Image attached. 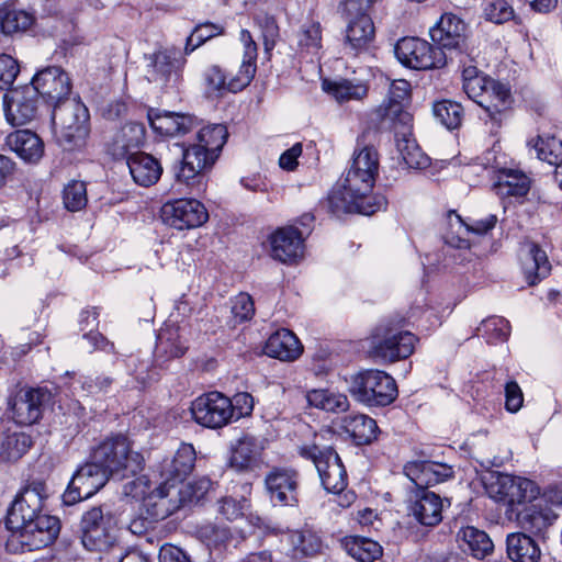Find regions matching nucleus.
Wrapping results in <instances>:
<instances>
[{"instance_id": "obj_1", "label": "nucleus", "mask_w": 562, "mask_h": 562, "mask_svg": "<svg viewBox=\"0 0 562 562\" xmlns=\"http://www.w3.org/2000/svg\"><path fill=\"white\" fill-rule=\"evenodd\" d=\"M375 180L367 175L349 169L329 192L325 206L337 217L348 213L371 215L383 207V198L374 200L370 196Z\"/></svg>"}, {"instance_id": "obj_2", "label": "nucleus", "mask_w": 562, "mask_h": 562, "mask_svg": "<svg viewBox=\"0 0 562 562\" xmlns=\"http://www.w3.org/2000/svg\"><path fill=\"white\" fill-rule=\"evenodd\" d=\"M89 111L76 98H70L54 105L52 122L57 143L66 150L80 148L89 136Z\"/></svg>"}, {"instance_id": "obj_3", "label": "nucleus", "mask_w": 562, "mask_h": 562, "mask_svg": "<svg viewBox=\"0 0 562 562\" xmlns=\"http://www.w3.org/2000/svg\"><path fill=\"white\" fill-rule=\"evenodd\" d=\"M91 459L100 462L111 476L120 480L136 476L144 469V457L133 450L127 437L115 435L105 438L92 452Z\"/></svg>"}, {"instance_id": "obj_4", "label": "nucleus", "mask_w": 562, "mask_h": 562, "mask_svg": "<svg viewBox=\"0 0 562 562\" xmlns=\"http://www.w3.org/2000/svg\"><path fill=\"white\" fill-rule=\"evenodd\" d=\"M124 493L133 498L143 499V507L153 520L167 518L184 506L186 502L175 483L161 482L159 486L148 492V481L145 476L127 482L124 485Z\"/></svg>"}, {"instance_id": "obj_5", "label": "nucleus", "mask_w": 562, "mask_h": 562, "mask_svg": "<svg viewBox=\"0 0 562 562\" xmlns=\"http://www.w3.org/2000/svg\"><path fill=\"white\" fill-rule=\"evenodd\" d=\"M348 391L358 402L370 406H387L397 397L395 380L381 370H364L351 376Z\"/></svg>"}, {"instance_id": "obj_6", "label": "nucleus", "mask_w": 562, "mask_h": 562, "mask_svg": "<svg viewBox=\"0 0 562 562\" xmlns=\"http://www.w3.org/2000/svg\"><path fill=\"white\" fill-rule=\"evenodd\" d=\"M418 338L397 325L385 323L379 325L370 337V355L384 362L394 363L409 358Z\"/></svg>"}, {"instance_id": "obj_7", "label": "nucleus", "mask_w": 562, "mask_h": 562, "mask_svg": "<svg viewBox=\"0 0 562 562\" xmlns=\"http://www.w3.org/2000/svg\"><path fill=\"white\" fill-rule=\"evenodd\" d=\"M299 453L315 464L322 485L327 492L340 493L346 488L347 472L334 448H319L316 445L303 446Z\"/></svg>"}, {"instance_id": "obj_8", "label": "nucleus", "mask_w": 562, "mask_h": 562, "mask_svg": "<svg viewBox=\"0 0 562 562\" xmlns=\"http://www.w3.org/2000/svg\"><path fill=\"white\" fill-rule=\"evenodd\" d=\"M47 496V486L41 480H33L24 485L8 510L7 528L16 530L23 527L25 521L41 515Z\"/></svg>"}, {"instance_id": "obj_9", "label": "nucleus", "mask_w": 562, "mask_h": 562, "mask_svg": "<svg viewBox=\"0 0 562 562\" xmlns=\"http://www.w3.org/2000/svg\"><path fill=\"white\" fill-rule=\"evenodd\" d=\"M115 520L110 513L104 514L101 507H93L81 518V542L89 551H106L116 541Z\"/></svg>"}, {"instance_id": "obj_10", "label": "nucleus", "mask_w": 562, "mask_h": 562, "mask_svg": "<svg viewBox=\"0 0 562 562\" xmlns=\"http://www.w3.org/2000/svg\"><path fill=\"white\" fill-rule=\"evenodd\" d=\"M190 411L195 423L212 429L226 426L235 415L231 398L216 391L196 397Z\"/></svg>"}, {"instance_id": "obj_11", "label": "nucleus", "mask_w": 562, "mask_h": 562, "mask_svg": "<svg viewBox=\"0 0 562 562\" xmlns=\"http://www.w3.org/2000/svg\"><path fill=\"white\" fill-rule=\"evenodd\" d=\"M394 50L398 61L413 69L441 68L448 61L445 52L436 49L427 41L418 37L400 40Z\"/></svg>"}, {"instance_id": "obj_12", "label": "nucleus", "mask_w": 562, "mask_h": 562, "mask_svg": "<svg viewBox=\"0 0 562 562\" xmlns=\"http://www.w3.org/2000/svg\"><path fill=\"white\" fill-rule=\"evenodd\" d=\"M215 156L207 154L195 144L183 150L182 160L175 168L176 181L184 184L190 192H200L204 188V171L213 166Z\"/></svg>"}, {"instance_id": "obj_13", "label": "nucleus", "mask_w": 562, "mask_h": 562, "mask_svg": "<svg viewBox=\"0 0 562 562\" xmlns=\"http://www.w3.org/2000/svg\"><path fill=\"white\" fill-rule=\"evenodd\" d=\"M467 24L453 13H445L438 23L430 29V37L437 45L436 49L448 50L447 56L453 61L458 53H464L471 47L468 44Z\"/></svg>"}, {"instance_id": "obj_14", "label": "nucleus", "mask_w": 562, "mask_h": 562, "mask_svg": "<svg viewBox=\"0 0 562 562\" xmlns=\"http://www.w3.org/2000/svg\"><path fill=\"white\" fill-rule=\"evenodd\" d=\"M411 97V85L407 80H393L387 94V100L381 104L375 114L383 126H403L404 130L412 125L413 116L406 110Z\"/></svg>"}, {"instance_id": "obj_15", "label": "nucleus", "mask_w": 562, "mask_h": 562, "mask_svg": "<svg viewBox=\"0 0 562 562\" xmlns=\"http://www.w3.org/2000/svg\"><path fill=\"white\" fill-rule=\"evenodd\" d=\"M165 224L179 231L202 226L209 220L206 207L196 199H177L161 207Z\"/></svg>"}, {"instance_id": "obj_16", "label": "nucleus", "mask_w": 562, "mask_h": 562, "mask_svg": "<svg viewBox=\"0 0 562 562\" xmlns=\"http://www.w3.org/2000/svg\"><path fill=\"white\" fill-rule=\"evenodd\" d=\"M490 492L493 498L508 506L510 517L516 514L518 506L536 498L538 493L532 481L509 474H501Z\"/></svg>"}, {"instance_id": "obj_17", "label": "nucleus", "mask_w": 562, "mask_h": 562, "mask_svg": "<svg viewBox=\"0 0 562 562\" xmlns=\"http://www.w3.org/2000/svg\"><path fill=\"white\" fill-rule=\"evenodd\" d=\"M50 392L44 387L21 389L9 401L12 419L22 426H30L38 422L43 407L50 401Z\"/></svg>"}, {"instance_id": "obj_18", "label": "nucleus", "mask_w": 562, "mask_h": 562, "mask_svg": "<svg viewBox=\"0 0 562 562\" xmlns=\"http://www.w3.org/2000/svg\"><path fill=\"white\" fill-rule=\"evenodd\" d=\"M147 78L162 87L175 86L181 80L186 58L176 48H164L149 56Z\"/></svg>"}, {"instance_id": "obj_19", "label": "nucleus", "mask_w": 562, "mask_h": 562, "mask_svg": "<svg viewBox=\"0 0 562 562\" xmlns=\"http://www.w3.org/2000/svg\"><path fill=\"white\" fill-rule=\"evenodd\" d=\"M32 86L34 92L53 105L70 99L72 88L70 77L58 66H48L38 70L32 79Z\"/></svg>"}, {"instance_id": "obj_20", "label": "nucleus", "mask_w": 562, "mask_h": 562, "mask_svg": "<svg viewBox=\"0 0 562 562\" xmlns=\"http://www.w3.org/2000/svg\"><path fill=\"white\" fill-rule=\"evenodd\" d=\"M449 506L448 498L443 499L428 488H415L411 494L407 509L422 526L435 527L442 521L443 508Z\"/></svg>"}, {"instance_id": "obj_21", "label": "nucleus", "mask_w": 562, "mask_h": 562, "mask_svg": "<svg viewBox=\"0 0 562 562\" xmlns=\"http://www.w3.org/2000/svg\"><path fill=\"white\" fill-rule=\"evenodd\" d=\"M12 531L19 533L21 544L27 550H38L56 540L60 531V521L55 516L41 514Z\"/></svg>"}, {"instance_id": "obj_22", "label": "nucleus", "mask_w": 562, "mask_h": 562, "mask_svg": "<svg viewBox=\"0 0 562 562\" xmlns=\"http://www.w3.org/2000/svg\"><path fill=\"white\" fill-rule=\"evenodd\" d=\"M265 485L273 505L299 504V473L293 469L273 468L265 479Z\"/></svg>"}, {"instance_id": "obj_23", "label": "nucleus", "mask_w": 562, "mask_h": 562, "mask_svg": "<svg viewBox=\"0 0 562 562\" xmlns=\"http://www.w3.org/2000/svg\"><path fill=\"white\" fill-rule=\"evenodd\" d=\"M269 240L271 248L270 255L280 262L292 263L303 257V232L295 226L278 228L270 235Z\"/></svg>"}, {"instance_id": "obj_24", "label": "nucleus", "mask_w": 562, "mask_h": 562, "mask_svg": "<svg viewBox=\"0 0 562 562\" xmlns=\"http://www.w3.org/2000/svg\"><path fill=\"white\" fill-rule=\"evenodd\" d=\"M405 475L416 488H428L453 476V470L446 463L429 460H414L404 465Z\"/></svg>"}, {"instance_id": "obj_25", "label": "nucleus", "mask_w": 562, "mask_h": 562, "mask_svg": "<svg viewBox=\"0 0 562 562\" xmlns=\"http://www.w3.org/2000/svg\"><path fill=\"white\" fill-rule=\"evenodd\" d=\"M4 111L12 125H24L36 117L37 99L30 89L13 90L4 94Z\"/></svg>"}, {"instance_id": "obj_26", "label": "nucleus", "mask_w": 562, "mask_h": 562, "mask_svg": "<svg viewBox=\"0 0 562 562\" xmlns=\"http://www.w3.org/2000/svg\"><path fill=\"white\" fill-rule=\"evenodd\" d=\"M196 460L195 450L190 443H182L172 458L159 464L160 477L168 484H181L192 472Z\"/></svg>"}, {"instance_id": "obj_27", "label": "nucleus", "mask_w": 562, "mask_h": 562, "mask_svg": "<svg viewBox=\"0 0 562 562\" xmlns=\"http://www.w3.org/2000/svg\"><path fill=\"white\" fill-rule=\"evenodd\" d=\"M347 21L346 47L353 55L367 52L375 38V26L370 14L344 16Z\"/></svg>"}, {"instance_id": "obj_28", "label": "nucleus", "mask_w": 562, "mask_h": 562, "mask_svg": "<svg viewBox=\"0 0 562 562\" xmlns=\"http://www.w3.org/2000/svg\"><path fill=\"white\" fill-rule=\"evenodd\" d=\"M510 103V91L502 82L491 79L484 94L479 99L477 104L487 113L490 120L497 127L501 126L505 110Z\"/></svg>"}, {"instance_id": "obj_29", "label": "nucleus", "mask_w": 562, "mask_h": 562, "mask_svg": "<svg viewBox=\"0 0 562 562\" xmlns=\"http://www.w3.org/2000/svg\"><path fill=\"white\" fill-rule=\"evenodd\" d=\"M148 120L153 130L166 137L181 136L194 127V119L188 114L175 112H154L148 113Z\"/></svg>"}, {"instance_id": "obj_30", "label": "nucleus", "mask_w": 562, "mask_h": 562, "mask_svg": "<svg viewBox=\"0 0 562 562\" xmlns=\"http://www.w3.org/2000/svg\"><path fill=\"white\" fill-rule=\"evenodd\" d=\"M303 352V345L289 329L281 328L270 335L265 345V353L281 361H294Z\"/></svg>"}, {"instance_id": "obj_31", "label": "nucleus", "mask_w": 562, "mask_h": 562, "mask_svg": "<svg viewBox=\"0 0 562 562\" xmlns=\"http://www.w3.org/2000/svg\"><path fill=\"white\" fill-rule=\"evenodd\" d=\"M127 166L133 180L142 187L155 184L162 173L159 160L144 151L130 154Z\"/></svg>"}, {"instance_id": "obj_32", "label": "nucleus", "mask_w": 562, "mask_h": 562, "mask_svg": "<svg viewBox=\"0 0 562 562\" xmlns=\"http://www.w3.org/2000/svg\"><path fill=\"white\" fill-rule=\"evenodd\" d=\"M520 260L529 285H535L550 273L551 266L548 256L537 244H528L521 252Z\"/></svg>"}, {"instance_id": "obj_33", "label": "nucleus", "mask_w": 562, "mask_h": 562, "mask_svg": "<svg viewBox=\"0 0 562 562\" xmlns=\"http://www.w3.org/2000/svg\"><path fill=\"white\" fill-rule=\"evenodd\" d=\"M239 40L244 47L243 61L232 86L235 89H245L257 71L258 46L248 30L240 31Z\"/></svg>"}, {"instance_id": "obj_34", "label": "nucleus", "mask_w": 562, "mask_h": 562, "mask_svg": "<svg viewBox=\"0 0 562 562\" xmlns=\"http://www.w3.org/2000/svg\"><path fill=\"white\" fill-rule=\"evenodd\" d=\"M7 145L23 160L29 162L38 161L44 154L42 139L29 130H20L10 133L7 136Z\"/></svg>"}, {"instance_id": "obj_35", "label": "nucleus", "mask_w": 562, "mask_h": 562, "mask_svg": "<svg viewBox=\"0 0 562 562\" xmlns=\"http://www.w3.org/2000/svg\"><path fill=\"white\" fill-rule=\"evenodd\" d=\"M496 194L505 198H524L531 188L530 178L520 170L503 169L493 186Z\"/></svg>"}, {"instance_id": "obj_36", "label": "nucleus", "mask_w": 562, "mask_h": 562, "mask_svg": "<svg viewBox=\"0 0 562 562\" xmlns=\"http://www.w3.org/2000/svg\"><path fill=\"white\" fill-rule=\"evenodd\" d=\"M109 471L98 461L81 465L74 474V486L81 488L86 495L92 496L103 487L110 477Z\"/></svg>"}, {"instance_id": "obj_37", "label": "nucleus", "mask_w": 562, "mask_h": 562, "mask_svg": "<svg viewBox=\"0 0 562 562\" xmlns=\"http://www.w3.org/2000/svg\"><path fill=\"white\" fill-rule=\"evenodd\" d=\"M515 516L524 529L535 533L548 528L558 517L552 509L542 504V499L517 510Z\"/></svg>"}, {"instance_id": "obj_38", "label": "nucleus", "mask_w": 562, "mask_h": 562, "mask_svg": "<svg viewBox=\"0 0 562 562\" xmlns=\"http://www.w3.org/2000/svg\"><path fill=\"white\" fill-rule=\"evenodd\" d=\"M386 127L394 131L397 149L409 168L422 169L428 166V157L422 151L415 139L411 138L412 125L407 126L406 130L403 126Z\"/></svg>"}, {"instance_id": "obj_39", "label": "nucleus", "mask_w": 562, "mask_h": 562, "mask_svg": "<svg viewBox=\"0 0 562 562\" xmlns=\"http://www.w3.org/2000/svg\"><path fill=\"white\" fill-rule=\"evenodd\" d=\"M386 127L394 131L397 149L409 168L422 169L428 166V157L422 151L415 139L411 138L412 125L407 126L406 130L403 126Z\"/></svg>"}, {"instance_id": "obj_40", "label": "nucleus", "mask_w": 562, "mask_h": 562, "mask_svg": "<svg viewBox=\"0 0 562 562\" xmlns=\"http://www.w3.org/2000/svg\"><path fill=\"white\" fill-rule=\"evenodd\" d=\"M386 127L394 131L397 149L409 168L422 169L428 166V157L422 151L415 139L411 138L412 125L407 126L406 130L403 126Z\"/></svg>"}, {"instance_id": "obj_41", "label": "nucleus", "mask_w": 562, "mask_h": 562, "mask_svg": "<svg viewBox=\"0 0 562 562\" xmlns=\"http://www.w3.org/2000/svg\"><path fill=\"white\" fill-rule=\"evenodd\" d=\"M507 555L513 562H539L541 550L538 543L522 532H514L506 539Z\"/></svg>"}, {"instance_id": "obj_42", "label": "nucleus", "mask_w": 562, "mask_h": 562, "mask_svg": "<svg viewBox=\"0 0 562 562\" xmlns=\"http://www.w3.org/2000/svg\"><path fill=\"white\" fill-rule=\"evenodd\" d=\"M460 548L475 559H484L494 548L488 535L472 526L461 528L457 533Z\"/></svg>"}, {"instance_id": "obj_43", "label": "nucleus", "mask_w": 562, "mask_h": 562, "mask_svg": "<svg viewBox=\"0 0 562 562\" xmlns=\"http://www.w3.org/2000/svg\"><path fill=\"white\" fill-rule=\"evenodd\" d=\"M145 140V127L140 123H126L113 137L112 155L116 158H123L132 149L138 148Z\"/></svg>"}, {"instance_id": "obj_44", "label": "nucleus", "mask_w": 562, "mask_h": 562, "mask_svg": "<svg viewBox=\"0 0 562 562\" xmlns=\"http://www.w3.org/2000/svg\"><path fill=\"white\" fill-rule=\"evenodd\" d=\"M342 429L356 445H369L376 438V422L368 415H348L341 419Z\"/></svg>"}, {"instance_id": "obj_45", "label": "nucleus", "mask_w": 562, "mask_h": 562, "mask_svg": "<svg viewBox=\"0 0 562 562\" xmlns=\"http://www.w3.org/2000/svg\"><path fill=\"white\" fill-rule=\"evenodd\" d=\"M323 89L339 103L351 100L360 101L368 95L369 87L361 80L341 79L323 81Z\"/></svg>"}, {"instance_id": "obj_46", "label": "nucleus", "mask_w": 562, "mask_h": 562, "mask_svg": "<svg viewBox=\"0 0 562 562\" xmlns=\"http://www.w3.org/2000/svg\"><path fill=\"white\" fill-rule=\"evenodd\" d=\"M345 551L360 562H373L382 555V547L369 538L348 536L341 540Z\"/></svg>"}, {"instance_id": "obj_47", "label": "nucleus", "mask_w": 562, "mask_h": 562, "mask_svg": "<svg viewBox=\"0 0 562 562\" xmlns=\"http://www.w3.org/2000/svg\"><path fill=\"white\" fill-rule=\"evenodd\" d=\"M308 405L329 412L341 413L349 408V401L345 394L335 393L326 389H314L305 395Z\"/></svg>"}, {"instance_id": "obj_48", "label": "nucleus", "mask_w": 562, "mask_h": 562, "mask_svg": "<svg viewBox=\"0 0 562 562\" xmlns=\"http://www.w3.org/2000/svg\"><path fill=\"white\" fill-rule=\"evenodd\" d=\"M202 77L204 93L207 98H220L226 91L238 92L243 90L233 88L232 83L235 80V76L227 80L224 70L217 65L209 66L203 71Z\"/></svg>"}, {"instance_id": "obj_49", "label": "nucleus", "mask_w": 562, "mask_h": 562, "mask_svg": "<svg viewBox=\"0 0 562 562\" xmlns=\"http://www.w3.org/2000/svg\"><path fill=\"white\" fill-rule=\"evenodd\" d=\"M536 149L539 159L555 166L554 178L559 188L562 189V140L555 137L540 139Z\"/></svg>"}, {"instance_id": "obj_50", "label": "nucleus", "mask_w": 562, "mask_h": 562, "mask_svg": "<svg viewBox=\"0 0 562 562\" xmlns=\"http://www.w3.org/2000/svg\"><path fill=\"white\" fill-rule=\"evenodd\" d=\"M259 456V449L252 437L246 436L238 440L232 451L229 464L237 471H244L252 467Z\"/></svg>"}, {"instance_id": "obj_51", "label": "nucleus", "mask_w": 562, "mask_h": 562, "mask_svg": "<svg viewBox=\"0 0 562 562\" xmlns=\"http://www.w3.org/2000/svg\"><path fill=\"white\" fill-rule=\"evenodd\" d=\"M187 346L181 339L179 329L172 326L162 328L156 342V351L167 358H179L184 355Z\"/></svg>"}, {"instance_id": "obj_52", "label": "nucleus", "mask_w": 562, "mask_h": 562, "mask_svg": "<svg viewBox=\"0 0 562 562\" xmlns=\"http://www.w3.org/2000/svg\"><path fill=\"white\" fill-rule=\"evenodd\" d=\"M32 443L31 436L25 432L8 434L1 443L0 458L3 461H16L27 452Z\"/></svg>"}, {"instance_id": "obj_53", "label": "nucleus", "mask_w": 562, "mask_h": 562, "mask_svg": "<svg viewBox=\"0 0 562 562\" xmlns=\"http://www.w3.org/2000/svg\"><path fill=\"white\" fill-rule=\"evenodd\" d=\"M227 136V130L222 124L206 126L199 131L195 145L202 147L207 154L214 155L216 159L226 143Z\"/></svg>"}, {"instance_id": "obj_54", "label": "nucleus", "mask_w": 562, "mask_h": 562, "mask_svg": "<svg viewBox=\"0 0 562 562\" xmlns=\"http://www.w3.org/2000/svg\"><path fill=\"white\" fill-rule=\"evenodd\" d=\"M33 23L34 16L24 10L3 9L0 11L1 31L7 35L25 32Z\"/></svg>"}, {"instance_id": "obj_55", "label": "nucleus", "mask_w": 562, "mask_h": 562, "mask_svg": "<svg viewBox=\"0 0 562 562\" xmlns=\"http://www.w3.org/2000/svg\"><path fill=\"white\" fill-rule=\"evenodd\" d=\"M295 551L303 555H315L323 549L321 537L311 529L295 530L290 535Z\"/></svg>"}, {"instance_id": "obj_56", "label": "nucleus", "mask_w": 562, "mask_h": 562, "mask_svg": "<svg viewBox=\"0 0 562 562\" xmlns=\"http://www.w3.org/2000/svg\"><path fill=\"white\" fill-rule=\"evenodd\" d=\"M434 115L449 130L460 126L463 109L462 106L450 100H442L434 104Z\"/></svg>"}, {"instance_id": "obj_57", "label": "nucleus", "mask_w": 562, "mask_h": 562, "mask_svg": "<svg viewBox=\"0 0 562 562\" xmlns=\"http://www.w3.org/2000/svg\"><path fill=\"white\" fill-rule=\"evenodd\" d=\"M361 175H367L375 180L379 170V155L374 147L364 146L356 154L352 165L349 168Z\"/></svg>"}, {"instance_id": "obj_58", "label": "nucleus", "mask_w": 562, "mask_h": 562, "mask_svg": "<svg viewBox=\"0 0 562 562\" xmlns=\"http://www.w3.org/2000/svg\"><path fill=\"white\" fill-rule=\"evenodd\" d=\"M65 207L70 212L82 210L88 202L87 188L83 181L72 180L63 191Z\"/></svg>"}, {"instance_id": "obj_59", "label": "nucleus", "mask_w": 562, "mask_h": 562, "mask_svg": "<svg viewBox=\"0 0 562 562\" xmlns=\"http://www.w3.org/2000/svg\"><path fill=\"white\" fill-rule=\"evenodd\" d=\"M223 27L211 22L199 24L194 27L190 36L187 38L184 53L190 54L195 48L204 44L216 35L223 34Z\"/></svg>"}, {"instance_id": "obj_60", "label": "nucleus", "mask_w": 562, "mask_h": 562, "mask_svg": "<svg viewBox=\"0 0 562 562\" xmlns=\"http://www.w3.org/2000/svg\"><path fill=\"white\" fill-rule=\"evenodd\" d=\"M477 330H482L486 335L487 341L494 344L507 339L510 325L509 322L502 316H492L484 319Z\"/></svg>"}, {"instance_id": "obj_61", "label": "nucleus", "mask_w": 562, "mask_h": 562, "mask_svg": "<svg viewBox=\"0 0 562 562\" xmlns=\"http://www.w3.org/2000/svg\"><path fill=\"white\" fill-rule=\"evenodd\" d=\"M486 20L502 24L515 19L513 7L506 0H492L484 7Z\"/></svg>"}, {"instance_id": "obj_62", "label": "nucleus", "mask_w": 562, "mask_h": 562, "mask_svg": "<svg viewBox=\"0 0 562 562\" xmlns=\"http://www.w3.org/2000/svg\"><path fill=\"white\" fill-rule=\"evenodd\" d=\"M231 313L235 323H243L251 319L255 314L252 297L245 292L237 294L232 299Z\"/></svg>"}, {"instance_id": "obj_63", "label": "nucleus", "mask_w": 562, "mask_h": 562, "mask_svg": "<svg viewBox=\"0 0 562 562\" xmlns=\"http://www.w3.org/2000/svg\"><path fill=\"white\" fill-rule=\"evenodd\" d=\"M178 491H181V497L186 498L184 505L188 503H196L202 499L212 487V482L207 477L199 479L192 483L177 484Z\"/></svg>"}, {"instance_id": "obj_64", "label": "nucleus", "mask_w": 562, "mask_h": 562, "mask_svg": "<svg viewBox=\"0 0 562 562\" xmlns=\"http://www.w3.org/2000/svg\"><path fill=\"white\" fill-rule=\"evenodd\" d=\"M256 21L261 31L265 50L269 53L280 36L278 23L273 16L267 14L257 16Z\"/></svg>"}]
</instances>
